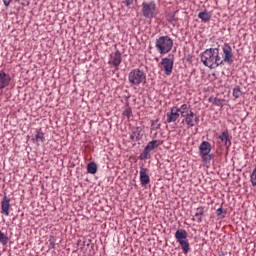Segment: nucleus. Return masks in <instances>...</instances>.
<instances>
[{"instance_id": "nucleus-3", "label": "nucleus", "mask_w": 256, "mask_h": 256, "mask_svg": "<svg viewBox=\"0 0 256 256\" xmlns=\"http://www.w3.org/2000/svg\"><path fill=\"white\" fill-rule=\"evenodd\" d=\"M155 47L160 55H167L173 49V39L169 36H160L156 39Z\"/></svg>"}, {"instance_id": "nucleus-22", "label": "nucleus", "mask_w": 256, "mask_h": 256, "mask_svg": "<svg viewBox=\"0 0 256 256\" xmlns=\"http://www.w3.org/2000/svg\"><path fill=\"white\" fill-rule=\"evenodd\" d=\"M0 243L2 245H7V243H9V237H7V235H5L3 232L0 231Z\"/></svg>"}, {"instance_id": "nucleus-6", "label": "nucleus", "mask_w": 256, "mask_h": 256, "mask_svg": "<svg viewBox=\"0 0 256 256\" xmlns=\"http://www.w3.org/2000/svg\"><path fill=\"white\" fill-rule=\"evenodd\" d=\"M175 239L179 245H181V249L184 253H189V242L187 241V230L180 229L175 233Z\"/></svg>"}, {"instance_id": "nucleus-14", "label": "nucleus", "mask_w": 256, "mask_h": 256, "mask_svg": "<svg viewBox=\"0 0 256 256\" xmlns=\"http://www.w3.org/2000/svg\"><path fill=\"white\" fill-rule=\"evenodd\" d=\"M1 209L3 215H5V217H9V209H11V200H9L7 196L3 197V200L1 202Z\"/></svg>"}, {"instance_id": "nucleus-23", "label": "nucleus", "mask_w": 256, "mask_h": 256, "mask_svg": "<svg viewBox=\"0 0 256 256\" xmlns=\"http://www.w3.org/2000/svg\"><path fill=\"white\" fill-rule=\"evenodd\" d=\"M151 127H152V129H160L161 124H159V120H152Z\"/></svg>"}, {"instance_id": "nucleus-27", "label": "nucleus", "mask_w": 256, "mask_h": 256, "mask_svg": "<svg viewBox=\"0 0 256 256\" xmlns=\"http://www.w3.org/2000/svg\"><path fill=\"white\" fill-rule=\"evenodd\" d=\"M133 1L134 0H124V4L126 5V7H129L130 5H133Z\"/></svg>"}, {"instance_id": "nucleus-8", "label": "nucleus", "mask_w": 256, "mask_h": 256, "mask_svg": "<svg viewBox=\"0 0 256 256\" xmlns=\"http://www.w3.org/2000/svg\"><path fill=\"white\" fill-rule=\"evenodd\" d=\"M222 52H221V59H222L221 64L223 65V63H228V64L233 63V48L231 47V45H229L228 43H225L222 46Z\"/></svg>"}, {"instance_id": "nucleus-9", "label": "nucleus", "mask_w": 256, "mask_h": 256, "mask_svg": "<svg viewBox=\"0 0 256 256\" xmlns=\"http://www.w3.org/2000/svg\"><path fill=\"white\" fill-rule=\"evenodd\" d=\"M173 59L171 58H162L160 62L161 71H164L165 75L168 77L173 73Z\"/></svg>"}, {"instance_id": "nucleus-16", "label": "nucleus", "mask_w": 256, "mask_h": 256, "mask_svg": "<svg viewBox=\"0 0 256 256\" xmlns=\"http://www.w3.org/2000/svg\"><path fill=\"white\" fill-rule=\"evenodd\" d=\"M211 17H212L211 12H208L207 10L204 12H200L198 14V18L201 19L202 23H209V21H211Z\"/></svg>"}, {"instance_id": "nucleus-28", "label": "nucleus", "mask_w": 256, "mask_h": 256, "mask_svg": "<svg viewBox=\"0 0 256 256\" xmlns=\"http://www.w3.org/2000/svg\"><path fill=\"white\" fill-rule=\"evenodd\" d=\"M221 213H223V208H218L217 209V215H221Z\"/></svg>"}, {"instance_id": "nucleus-11", "label": "nucleus", "mask_w": 256, "mask_h": 256, "mask_svg": "<svg viewBox=\"0 0 256 256\" xmlns=\"http://www.w3.org/2000/svg\"><path fill=\"white\" fill-rule=\"evenodd\" d=\"M121 61H123V58L121 57V52L119 50H116L115 52H112L110 54L109 58V65H113L114 67H119L121 65Z\"/></svg>"}, {"instance_id": "nucleus-20", "label": "nucleus", "mask_w": 256, "mask_h": 256, "mask_svg": "<svg viewBox=\"0 0 256 256\" xmlns=\"http://www.w3.org/2000/svg\"><path fill=\"white\" fill-rule=\"evenodd\" d=\"M232 95H233V97H234L235 99H239V97H241V95H243V92H241V87L236 86V87L233 89Z\"/></svg>"}, {"instance_id": "nucleus-13", "label": "nucleus", "mask_w": 256, "mask_h": 256, "mask_svg": "<svg viewBox=\"0 0 256 256\" xmlns=\"http://www.w3.org/2000/svg\"><path fill=\"white\" fill-rule=\"evenodd\" d=\"M9 83H11V75L7 74L3 70H0V90L8 87Z\"/></svg>"}, {"instance_id": "nucleus-1", "label": "nucleus", "mask_w": 256, "mask_h": 256, "mask_svg": "<svg viewBox=\"0 0 256 256\" xmlns=\"http://www.w3.org/2000/svg\"><path fill=\"white\" fill-rule=\"evenodd\" d=\"M201 62L209 69H217L221 64V50L219 48H209L201 53Z\"/></svg>"}, {"instance_id": "nucleus-15", "label": "nucleus", "mask_w": 256, "mask_h": 256, "mask_svg": "<svg viewBox=\"0 0 256 256\" xmlns=\"http://www.w3.org/2000/svg\"><path fill=\"white\" fill-rule=\"evenodd\" d=\"M151 179L149 178V174H147V168L141 167L140 168V183L141 185H149Z\"/></svg>"}, {"instance_id": "nucleus-2", "label": "nucleus", "mask_w": 256, "mask_h": 256, "mask_svg": "<svg viewBox=\"0 0 256 256\" xmlns=\"http://www.w3.org/2000/svg\"><path fill=\"white\" fill-rule=\"evenodd\" d=\"M180 115L184 118V123H186L188 128L195 127V125L199 124V117L195 115L191 107L187 104L180 106Z\"/></svg>"}, {"instance_id": "nucleus-26", "label": "nucleus", "mask_w": 256, "mask_h": 256, "mask_svg": "<svg viewBox=\"0 0 256 256\" xmlns=\"http://www.w3.org/2000/svg\"><path fill=\"white\" fill-rule=\"evenodd\" d=\"M149 153L150 152L145 150V148H144L143 153L140 155V159H142V160L147 159V157H149Z\"/></svg>"}, {"instance_id": "nucleus-18", "label": "nucleus", "mask_w": 256, "mask_h": 256, "mask_svg": "<svg viewBox=\"0 0 256 256\" xmlns=\"http://www.w3.org/2000/svg\"><path fill=\"white\" fill-rule=\"evenodd\" d=\"M34 141L35 143H45V133L42 131H37Z\"/></svg>"}, {"instance_id": "nucleus-24", "label": "nucleus", "mask_w": 256, "mask_h": 256, "mask_svg": "<svg viewBox=\"0 0 256 256\" xmlns=\"http://www.w3.org/2000/svg\"><path fill=\"white\" fill-rule=\"evenodd\" d=\"M132 110H131V108H126L125 110H124V112H123V115H125V117H127V119H130V117H131V115H132Z\"/></svg>"}, {"instance_id": "nucleus-12", "label": "nucleus", "mask_w": 256, "mask_h": 256, "mask_svg": "<svg viewBox=\"0 0 256 256\" xmlns=\"http://www.w3.org/2000/svg\"><path fill=\"white\" fill-rule=\"evenodd\" d=\"M205 213H207V209H205L204 206L196 208L192 221H195L196 223H203V219H205Z\"/></svg>"}, {"instance_id": "nucleus-19", "label": "nucleus", "mask_w": 256, "mask_h": 256, "mask_svg": "<svg viewBox=\"0 0 256 256\" xmlns=\"http://www.w3.org/2000/svg\"><path fill=\"white\" fill-rule=\"evenodd\" d=\"M87 172L90 173V175H95V173H97V164H95V162L88 163Z\"/></svg>"}, {"instance_id": "nucleus-10", "label": "nucleus", "mask_w": 256, "mask_h": 256, "mask_svg": "<svg viewBox=\"0 0 256 256\" xmlns=\"http://www.w3.org/2000/svg\"><path fill=\"white\" fill-rule=\"evenodd\" d=\"M181 115V107H172L170 112L166 114V122L167 123H175L177 119H179V116Z\"/></svg>"}, {"instance_id": "nucleus-25", "label": "nucleus", "mask_w": 256, "mask_h": 256, "mask_svg": "<svg viewBox=\"0 0 256 256\" xmlns=\"http://www.w3.org/2000/svg\"><path fill=\"white\" fill-rule=\"evenodd\" d=\"M13 1H14V3H19V1H21V0H3V3L5 5V7H9V5H11V3H13Z\"/></svg>"}, {"instance_id": "nucleus-17", "label": "nucleus", "mask_w": 256, "mask_h": 256, "mask_svg": "<svg viewBox=\"0 0 256 256\" xmlns=\"http://www.w3.org/2000/svg\"><path fill=\"white\" fill-rule=\"evenodd\" d=\"M159 145H161V143H159V140H153V141H150L144 149L149 153H151V151H153L154 149H157Z\"/></svg>"}, {"instance_id": "nucleus-7", "label": "nucleus", "mask_w": 256, "mask_h": 256, "mask_svg": "<svg viewBox=\"0 0 256 256\" xmlns=\"http://www.w3.org/2000/svg\"><path fill=\"white\" fill-rule=\"evenodd\" d=\"M211 143L203 141L199 146V153L204 163L211 161Z\"/></svg>"}, {"instance_id": "nucleus-29", "label": "nucleus", "mask_w": 256, "mask_h": 256, "mask_svg": "<svg viewBox=\"0 0 256 256\" xmlns=\"http://www.w3.org/2000/svg\"><path fill=\"white\" fill-rule=\"evenodd\" d=\"M131 139H134V137H133V136H131Z\"/></svg>"}, {"instance_id": "nucleus-4", "label": "nucleus", "mask_w": 256, "mask_h": 256, "mask_svg": "<svg viewBox=\"0 0 256 256\" xmlns=\"http://www.w3.org/2000/svg\"><path fill=\"white\" fill-rule=\"evenodd\" d=\"M128 81L130 85L139 86L147 83V74L139 68L132 69L128 74Z\"/></svg>"}, {"instance_id": "nucleus-5", "label": "nucleus", "mask_w": 256, "mask_h": 256, "mask_svg": "<svg viewBox=\"0 0 256 256\" xmlns=\"http://www.w3.org/2000/svg\"><path fill=\"white\" fill-rule=\"evenodd\" d=\"M142 15L146 19H153L157 15V4L155 1L142 3Z\"/></svg>"}, {"instance_id": "nucleus-21", "label": "nucleus", "mask_w": 256, "mask_h": 256, "mask_svg": "<svg viewBox=\"0 0 256 256\" xmlns=\"http://www.w3.org/2000/svg\"><path fill=\"white\" fill-rule=\"evenodd\" d=\"M219 139L222 141V143H224V145H227V141H229V132H222V134L219 136Z\"/></svg>"}]
</instances>
